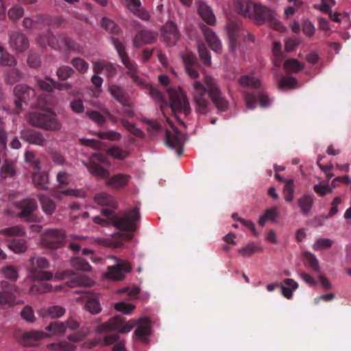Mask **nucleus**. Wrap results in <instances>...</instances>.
Instances as JSON below:
<instances>
[{"label":"nucleus","instance_id":"f257e3e1","mask_svg":"<svg viewBox=\"0 0 351 351\" xmlns=\"http://www.w3.org/2000/svg\"><path fill=\"white\" fill-rule=\"evenodd\" d=\"M189 90L197 113L205 114L210 111V104L206 98V93L219 110L225 111L228 108V102L223 97L217 81L212 76L205 75L202 81L192 82Z\"/></svg>","mask_w":351,"mask_h":351},{"label":"nucleus","instance_id":"f03ea898","mask_svg":"<svg viewBox=\"0 0 351 351\" xmlns=\"http://www.w3.org/2000/svg\"><path fill=\"white\" fill-rule=\"evenodd\" d=\"M104 219L100 217L93 218V221L102 226L112 224L121 230L132 232L137 229V221L140 219L138 208H134L116 214L112 209L103 208L101 211Z\"/></svg>","mask_w":351,"mask_h":351},{"label":"nucleus","instance_id":"7ed1b4c3","mask_svg":"<svg viewBox=\"0 0 351 351\" xmlns=\"http://www.w3.org/2000/svg\"><path fill=\"white\" fill-rule=\"evenodd\" d=\"M112 43L119 53V56L128 69L127 74L130 77L133 82L138 86L146 88L149 95L155 100L160 101L162 100L161 93L156 88L148 83L146 80L141 79L137 75V66L136 64L131 61L125 51L124 45L114 38H112Z\"/></svg>","mask_w":351,"mask_h":351},{"label":"nucleus","instance_id":"20e7f679","mask_svg":"<svg viewBox=\"0 0 351 351\" xmlns=\"http://www.w3.org/2000/svg\"><path fill=\"white\" fill-rule=\"evenodd\" d=\"M26 119L30 125L46 130H60L62 127L61 123L56 118L55 114L48 110L28 113Z\"/></svg>","mask_w":351,"mask_h":351},{"label":"nucleus","instance_id":"39448f33","mask_svg":"<svg viewBox=\"0 0 351 351\" xmlns=\"http://www.w3.org/2000/svg\"><path fill=\"white\" fill-rule=\"evenodd\" d=\"M82 163L88 169L89 173L97 178L105 179L110 175V171L101 167V165L110 166V161L104 154H93L90 156L88 161H82Z\"/></svg>","mask_w":351,"mask_h":351},{"label":"nucleus","instance_id":"423d86ee","mask_svg":"<svg viewBox=\"0 0 351 351\" xmlns=\"http://www.w3.org/2000/svg\"><path fill=\"white\" fill-rule=\"evenodd\" d=\"M167 92L172 111L188 115L191 112V108L186 91L182 88L178 87L169 88Z\"/></svg>","mask_w":351,"mask_h":351},{"label":"nucleus","instance_id":"0eeeda50","mask_svg":"<svg viewBox=\"0 0 351 351\" xmlns=\"http://www.w3.org/2000/svg\"><path fill=\"white\" fill-rule=\"evenodd\" d=\"M252 19L258 23L267 22L274 29L280 32L285 30V27L278 20L276 12L261 4H256Z\"/></svg>","mask_w":351,"mask_h":351},{"label":"nucleus","instance_id":"6e6552de","mask_svg":"<svg viewBox=\"0 0 351 351\" xmlns=\"http://www.w3.org/2000/svg\"><path fill=\"white\" fill-rule=\"evenodd\" d=\"M37 43L43 48L50 47L58 50L73 47V41L70 38L61 36H55L50 32L40 35L37 38Z\"/></svg>","mask_w":351,"mask_h":351},{"label":"nucleus","instance_id":"1a4fd4ad","mask_svg":"<svg viewBox=\"0 0 351 351\" xmlns=\"http://www.w3.org/2000/svg\"><path fill=\"white\" fill-rule=\"evenodd\" d=\"M65 240V232L60 229H49L43 234L41 243L49 248L55 249L62 246Z\"/></svg>","mask_w":351,"mask_h":351},{"label":"nucleus","instance_id":"9d476101","mask_svg":"<svg viewBox=\"0 0 351 351\" xmlns=\"http://www.w3.org/2000/svg\"><path fill=\"white\" fill-rule=\"evenodd\" d=\"M14 93L16 97L15 104L19 110L21 109L22 102L26 103L36 95L34 89L24 84L16 85L14 88Z\"/></svg>","mask_w":351,"mask_h":351},{"label":"nucleus","instance_id":"9b49d317","mask_svg":"<svg viewBox=\"0 0 351 351\" xmlns=\"http://www.w3.org/2000/svg\"><path fill=\"white\" fill-rule=\"evenodd\" d=\"M161 34L163 41L168 45H174L180 38L177 25L171 21L162 27Z\"/></svg>","mask_w":351,"mask_h":351},{"label":"nucleus","instance_id":"f8f14e48","mask_svg":"<svg viewBox=\"0 0 351 351\" xmlns=\"http://www.w3.org/2000/svg\"><path fill=\"white\" fill-rule=\"evenodd\" d=\"M131 270V266L128 262L121 260L115 265L110 266L108 269L106 277L112 280H121L125 274Z\"/></svg>","mask_w":351,"mask_h":351},{"label":"nucleus","instance_id":"ddd939ff","mask_svg":"<svg viewBox=\"0 0 351 351\" xmlns=\"http://www.w3.org/2000/svg\"><path fill=\"white\" fill-rule=\"evenodd\" d=\"M19 293V287L16 285H11L9 290L0 291V306L10 308L18 304L16 295Z\"/></svg>","mask_w":351,"mask_h":351},{"label":"nucleus","instance_id":"4468645a","mask_svg":"<svg viewBox=\"0 0 351 351\" xmlns=\"http://www.w3.org/2000/svg\"><path fill=\"white\" fill-rule=\"evenodd\" d=\"M9 45L12 49L17 53L26 51L29 46L28 39L23 34L19 32L10 34Z\"/></svg>","mask_w":351,"mask_h":351},{"label":"nucleus","instance_id":"2eb2a0df","mask_svg":"<svg viewBox=\"0 0 351 351\" xmlns=\"http://www.w3.org/2000/svg\"><path fill=\"white\" fill-rule=\"evenodd\" d=\"M150 321L147 317L138 320L137 327L134 331V337L145 343L149 342V336L151 335Z\"/></svg>","mask_w":351,"mask_h":351},{"label":"nucleus","instance_id":"dca6fc26","mask_svg":"<svg viewBox=\"0 0 351 351\" xmlns=\"http://www.w3.org/2000/svg\"><path fill=\"white\" fill-rule=\"evenodd\" d=\"M76 301L85 302V308L91 314H98L101 311L98 296L96 294L85 293L81 297L77 298Z\"/></svg>","mask_w":351,"mask_h":351},{"label":"nucleus","instance_id":"f3484780","mask_svg":"<svg viewBox=\"0 0 351 351\" xmlns=\"http://www.w3.org/2000/svg\"><path fill=\"white\" fill-rule=\"evenodd\" d=\"M167 121L169 124L171 130L167 129L166 130V143L170 147H176L179 146L184 140L185 136L183 134L178 132L172 123L167 119Z\"/></svg>","mask_w":351,"mask_h":351},{"label":"nucleus","instance_id":"a211bd4d","mask_svg":"<svg viewBox=\"0 0 351 351\" xmlns=\"http://www.w3.org/2000/svg\"><path fill=\"white\" fill-rule=\"evenodd\" d=\"M157 36L158 34L156 32L141 30L135 35L133 43L136 47H140L144 45L154 43L156 40Z\"/></svg>","mask_w":351,"mask_h":351},{"label":"nucleus","instance_id":"6ab92c4d","mask_svg":"<svg viewBox=\"0 0 351 351\" xmlns=\"http://www.w3.org/2000/svg\"><path fill=\"white\" fill-rule=\"evenodd\" d=\"M21 138L31 143L38 146H44L46 143V139L43 134L36 130H24L21 133Z\"/></svg>","mask_w":351,"mask_h":351},{"label":"nucleus","instance_id":"aec40b11","mask_svg":"<svg viewBox=\"0 0 351 351\" xmlns=\"http://www.w3.org/2000/svg\"><path fill=\"white\" fill-rule=\"evenodd\" d=\"M66 313V309L62 306L54 305L43 308L38 311V315L43 318L58 319Z\"/></svg>","mask_w":351,"mask_h":351},{"label":"nucleus","instance_id":"412c9836","mask_svg":"<svg viewBox=\"0 0 351 351\" xmlns=\"http://www.w3.org/2000/svg\"><path fill=\"white\" fill-rule=\"evenodd\" d=\"M130 176L125 173H117L110 177L106 181V185L114 190H119L126 186L130 181Z\"/></svg>","mask_w":351,"mask_h":351},{"label":"nucleus","instance_id":"4be33fe9","mask_svg":"<svg viewBox=\"0 0 351 351\" xmlns=\"http://www.w3.org/2000/svg\"><path fill=\"white\" fill-rule=\"evenodd\" d=\"M197 12L202 19L208 24L213 25L215 23V16L210 9L204 1L198 0L196 2Z\"/></svg>","mask_w":351,"mask_h":351},{"label":"nucleus","instance_id":"5701e85b","mask_svg":"<svg viewBox=\"0 0 351 351\" xmlns=\"http://www.w3.org/2000/svg\"><path fill=\"white\" fill-rule=\"evenodd\" d=\"M256 4L249 0H238L235 2V9L245 17L252 18L254 14Z\"/></svg>","mask_w":351,"mask_h":351},{"label":"nucleus","instance_id":"b1692460","mask_svg":"<svg viewBox=\"0 0 351 351\" xmlns=\"http://www.w3.org/2000/svg\"><path fill=\"white\" fill-rule=\"evenodd\" d=\"M93 71L95 73L104 72L108 77H113L117 73L116 66L105 60H99L94 62Z\"/></svg>","mask_w":351,"mask_h":351},{"label":"nucleus","instance_id":"393cba45","mask_svg":"<svg viewBox=\"0 0 351 351\" xmlns=\"http://www.w3.org/2000/svg\"><path fill=\"white\" fill-rule=\"evenodd\" d=\"M54 278L56 280L70 279L71 280V286L83 285L84 284L81 276L70 270L57 271Z\"/></svg>","mask_w":351,"mask_h":351},{"label":"nucleus","instance_id":"a878e982","mask_svg":"<svg viewBox=\"0 0 351 351\" xmlns=\"http://www.w3.org/2000/svg\"><path fill=\"white\" fill-rule=\"evenodd\" d=\"M15 205L21 210L19 216L23 218L30 217L37 208L36 203L34 199H25L15 203Z\"/></svg>","mask_w":351,"mask_h":351},{"label":"nucleus","instance_id":"bb28decb","mask_svg":"<svg viewBox=\"0 0 351 351\" xmlns=\"http://www.w3.org/2000/svg\"><path fill=\"white\" fill-rule=\"evenodd\" d=\"M123 318L121 316H116L108 322L104 323L101 326H99L97 329L96 332L101 333L110 330H116L118 331L119 328L121 324Z\"/></svg>","mask_w":351,"mask_h":351},{"label":"nucleus","instance_id":"cd10ccee","mask_svg":"<svg viewBox=\"0 0 351 351\" xmlns=\"http://www.w3.org/2000/svg\"><path fill=\"white\" fill-rule=\"evenodd\" d=\"M128 7L132 13L143 20L149 19V14L142 7L140 0H128Z\"/></svg>","mask_w":351,"mask_h":351},{"label":"nucleus","instance_id":"c85d7f7f","mask_svg":"<svg viewBox=\"0 0 351 351\" xmlns=\"http://www.w3.org/2000/svg\"><path fill=\"white\" fill-rule=\"evenodd\" d=\"M280 287L282 295L287 299H291L293 297V291L298 288L299 285L292 278H286Z\"/></svg>","mask_w":351,"mask_h":351},{"label":"nucleus","instance_id":"c756f323","mask_svg":"<svg viewBox=\"0 0 351 351\" xmlns=\"http://www.w3.org/2000/svg\"><path fill=\"white\" fill-rule=\"evenodd\" d=\"M204 36L210 48L215 52L219 53L221 51V43L215 33L208 27H206Z\"/></svg>","mask_w":351,"mask_h":351},{"label":"nucleus","instance_id":"7c9ffc66","mask_svg":"<svg viewBox=\"0 0 351 351\" xmlns=\"http://www.w3.org/2000/svg\"><path fill=\"white\" fill-rule=\"evenodd\" d=\"M94 200L95 203L101 206H108L113 209L117 207V203L114 197L106 192H99L96 193L94 197Z\"/></svg>","mask_w":351,"mask_h":351},{"label":"nucleus","instance_id":"2f4dec72","mask_svg":"<svg viewBox=\"0 0 351 351\" xmlns=\"http://www.w3.org/2000/svg\"><path fill=\"white\" fill-rule=\"evenodd\" d=\"M48 337V334L40 330H32L27 332L23 335V339L25 341V346H34V341L43 339Z\"/></svg>","mask_w":351,"mask_h":351},{"label":"nucleus","instance_id":"473e14b6","mask_svg":"<svg viewBox=\"0 0 351 351\" xmlns=\"http://www.w3.org/2000/svg\"><path fill=\"white\" fill-rule=\"evenodd\" d=\"M48 351H75L76 346L68 340H62L46 346Z\"/></svg>","mask_w":351,"mask_h":351},{"label":"nucleus","instance_id":"72a5a7b5","mask_svg":"<svg viewBox=\"0 0 351 351\" xmlns=\"http://www.w3.org/2000/svg\"><path fill=\"white\" fill-rule=\"evenodd\" d=\"M313 195L309 194L304 195L298 199V204L300 208L301 212L304 215H307L310 213L313 207Z\"/></svg>","mask_w":351,"mask_h":351},{"label":"nucleus","instance_id":"f704fd0d","mask_svg":"<svg viewBox=\"0 0 351 351\" xmlns=\"http://www.w3.org/2000/svg\"><path fill=\"white\" fill-rule=\"evenodd\" d=\"M48 181L49 176L45 171H38L32 175V182L38 189H47Z\"/></svg>","mask_w":351,"mask_h":351},{"label":"nucleus","instance_id":"c9c22d12","mask_svg":"<svg viewBox=\"0 0 351 351\" xmlns=\"http://www.w3.org/2000/svg\"><path fill=\"white\" fill-rule=\"evenodd\" d=\"M45 330L49 332V337H60L63 336L66 332L64 326L62 322H53L45 327Z\"/></svg>","mask_w":351,"mask_h":351},{"label":"nucleus","instance_id":"e433bc0d","mask_svg":"<svg viewBox=\"0 0 351 351\" xmlns=\"http://www.w3.org/2000/svg\"><path fill=\"white\" fill-rule=\"evenodd\" d=\"M280 212L277 206H273L267 209L263 215L260 217L258 223L261 226H264L265 222L270 220L273 222H276V219L279 217Z\"/></svg>","mask_w":351,"mask_h":351},{"label":"nucleus","instance_id":"4c0bfd02","mask_svg":"<svg viewBox=\"0 0 351 351\" xmlns=\"http://www.w3.org/2000/svg\"><path fill=\"white\" fill-rule=\"evenodd\" d=\"M61 289V287H56L54 289L51 284L42 283L38 285L32 286L29 293L32 295L45 293L52 291H58Z\"/></svg>","mask_w":351,"mask_h":351},{"label":"nucleus","instance_id":"58836bf2","mask_svg":"<svg viewBox=\"0 0 351 351\" xmlns=\"http://www.w3.org/2000/svg\"><path fill=\"white\" fill-rule=\"evenodd\" d=\"M8 247L16 254L23 253L27 250V244L25 239H13L8 244Z\"/></svg>","mask_w":351,"mask_h":351},{"label":"nucleus","instance_id":"ea45409f","mask_svg":"<svg viewBox=\"0 0 351 351\" xmlns=\"http://www.w3.org/2000/svg\"><path fill=\"white\" fill-rule=\"evenodd\" d=\"M29 274L34 280H50L53 278V273L42 269H36V268L29 269Z\"/></svg>","mask_w":351,"mask_h":351},{"label":"nucleus","instance_id":"a19ab883","mask_svg":"<svg viewBox=\"0 0 351 351\" xmlns=\"http://www.w3.org/2000/svg\"><path fill=\"white\" fill-rule=\"evenodd\" d=\"M1 273L3 277L10 281L15 282L19 278V271L13 265H6L1 268Z\"/></svg>","mask_w":351,"mask_h":351},{"label":"nucleus","instance_id":"79ce46f5","mask_svg":"<svg viewBox=\"0 0 351 351\" xmlns=\"http://www.w3.org/2000/svg\"><path fill=\"white\" fill-rule=\"evenodd\" d=\"M284 69L287 73H298L304 69V64L296 59L287 60L284 63Z\"/></svg>","mask_w":351,"mask_h":351},{"label":"nucleus","instance_id":"37998d69","mask_svg":"<svg viewBox=\"0 0 351 351\" xmlns=\"http://www.w3.org/2000/svg\"><path fill=\"white\" fill-rule=\"evenodd\" d=\"M240 25L234 21H229L226 25V31L230 40V48L234 50L235 48L234 40L235 34L239 29Z\"/></svg>","mask_w":351,"mask_h":351},{"label":"nucleus","instance_id":"c03bdc74","mask_svg":"<svg viewBox=\"0 0 351 351\" xmlns=\"http://www.w3.org/2000/svg\"><path fill=\"white\" fill-rule=\"evenodd\" d=\"M106 152L110 156L117 160H123L129 155V152L128 151L124 150L118 146H111L107 149Z\"/></svg>","mask_w":351,"mask_h":351},{"label":"nucleus","instance_id":"a18cd8bd","mask_svg":"<svg viewBox=\"0 0 351 351\" xmlns=\"http://www.w3.org/2000/svg\"><path fill=\"white\" fill-rule=\"evenodd\" d=\"M23 77V73L18 69H11L8 71L5 75V81L8 84H14Z\"/></svg>","mask_w":351,"mask_h":351},{"label":"nucleus","instance_id":"49530a36","mask_svg":"<svg viewBox=\"0 0 351 351\" xmlns=\"http://www.w3.org/2000/svg\"><path fill=\"white\" fill-rule=\"evenodd\" d=\"M239 82L241 86L258 88L261 86V82L258 79L250 75H244L239 78Z\"/></svg>","mask_w":351,"mask_h":351},{"label":"nucleus","instance_id":"de8ad7c7","mask_svg":"<svg viewBox=\"0 0 351 351\" xmlns=\"http://www.w3.org/2000/svg\"><path fill=\"white\" fill-rule=\"evenodd\" d=\"M43 210L47 215H51L56 210V206L53 200L47 197L40 195L39 197Z\"/></svg>","mask_w":351,"mask_h":351},{"label":"nucleus","instance_id":"09e8293b","mask_svg":"<svg viewBox=\"0 0 351 351\" xmlns=\"http://www.w3.org/2000/svg\"><path fill=\"white\" fill-rule=\"evenodd\" d=\"M70 263L73 268L83 271H90L92 268L88 263L79 257L71 258Z\"/></svg>","mask_w":351,"mask_h":351},{"label":"nucleus","instance_id":"8fccbe9b","mask_svg":"<svg viewBox=\"0 0 351 351\" xmlns=\"http://www.w3.org/2000/svg\"><path fill=\"white\" fill-rule=\"evenodd\" d=\"M31 267L29 268H36V269H43L48 268L49 262L47 258L41 256L32 257L29 260Z\"/></svg>","mask_w":351,"mask_h":351},{"label":"nucleus","instance_id":"3c124183","mask_svg":"<svg viewBox=\"0 0 351 351\" xmlns=\"http://www.w3.org/2000/svg\"><path fill=\"white\" fill-rule=\"evenodd\" d=\"M25 234V231L23 228L19 226L6 228L0 230V234L5 235L6 237H20Z\"/></svg>","mask_w":351,"mask_h":351},{"label":"nucleus","instance_id":"603ef678","mask_svg":"<svg viewBox=\"0 0 351 351\" xmlns=\"http://www.w3.org/2000/svg\"><path fill=\"white\" fill-rule=\"evenodd\" d=\"M64 195L84 197L86 196V192L83 189H69L58 193L56 195V197L61 199Z\"/></svg>","mask_w":351,"mask_h":351},{"label":"nucleus","instance_id":"864d4df0","mask_svg":"<svg viewBox=\"0 0 351 351\" xmlns=\"http://www.w3.org/2000/svg\"><path fill=\"white\" fill-rule=\"evenodd\" d=\"M258 250L259 247L258 244L254 242H251L245 247L239 249L238 252L243 256H250Z\"/></svg>","mask_w":351,"mask_h":351},{"label":"nucleus","instance_id":"5fc2aeb1","mask_svg":"<svg viewBox=\"0 0 351 351\" xmlns=\"http://www.w3.org/2000/svg\"><path fill=\"white\" fill-rule=\"evenodd\" d=\"M294 194V184L293 180H287L285 182V186L283 190V195L285 201L290 202L293 199Z\"/></svg>","mask_w":351,"mask_h":351},{"label":"nucleus","instance_id":"6e6d98bb","mask_svg":"<svg viewBox=\"0 0 351 351\" xmlns=\"http://www.w3.org/2000/svg\"><path fill=\"white\" fill-rule=\"evenodd\" d=\"M335 0H321L319 4L314 5V8L323 13H330L332 8L335 6Z\"/></svg>","mask_w":351,"mask_h":351},{"label":"nucleus","instance_id":"4d7b16f0","mask_svg":"<svg viewBox=\"0 0 351 351\" xmlns=\"http://www.w3.org/2000/svg\"><path fill=\"white\" fill-rule=\"evenodd\" d=\"M17 61L15 57L10 53H3L0 56V66H15Z\"/></svg>","mask_w":351,"mask_h":351},{"label":"nucleus","instance_id":"13d9d810","mask_svg":"<svg viewBox=\"0 0 351 351\" xmlns=\"http://www.w3.org/2000/svg\"><path fill=\"white\" fill-rule=\"evenodd\" d=\"M95 134L101 139L109 141H119L121 138V134L116 131L110 130L106 132H99Z\"/></svg>","mask_w":351,"mask_h":351},{"label":"nucleus","instance_id":"bf43d9fd","mask_svg":"<svg viewBox=\"0 0 351 351\" xmlns=\"http://www.w3.org/2000/svg\"><path fill=\"white\" fill-rule=\"evenodd\" d=\"M0 173L3 178L13 177L16 174L15 165L13 163H5L1 168Z\"/></svg>","mask_w":351,"mask_h":351},{"label":"nucleus","instance_id":"052dcab7","mask_svg":"<svg viewBox=\"0 0 351 351\" xmlns=\"http://www.w3.org/2000/svg\"><path fill=\"white\" fill-rule=\"evenodd\" d=\"M306 264L314 271H320L319 262L315 256L310 252H307L304 256Z\"/></svg>","mask_w":351,"mask_h":351},{"label":"nucleus","instance_id":"680f3d73","mask_svg":"<svg viewBox=\"0 0 351 351\" xmlns=\"http://www.w3.org/2000/svg\"><path fill=\"white\" fill-rule=\"evenodd\" d=\"M332 243L330 239H319L313 244V249L316 251L326 250L332 246Z\"/></svg>","mask_w":351,"mask_h":351},{"label":"nucleus","instance_id":"e2e57ef3","mask_svg":"<svg viewBox=\"0 0 351 351\" xmlns=\"http://www.w3.org/2000/svg\"><path fill=\"white\" fill-rule=\"evenodd\" d=\"M114 308L124 314H130L135 308V306L123 302L114 304Z\"/></svg>","mask_w":351,"mask_h":351},{"label":"nucleus","instance_id":"0e129e2a","mask_svg":"<svg viewBox=\"0 0 351 351\" xmlns=\"http://www.w3.org/2000/svg\"><path fill=\"white\" fill-rule=\"evenodd\" d=\"M72 64L80 73L86 72L89 68L88 62L80 58L73 59Z\"/></svg>","mask_w":351,"mask_h":351},{"label":"nucleus","instance_id":"69168bd1","mask_svg":"<svg viewBox=\"0 0 351 351\" xmlns=\"http://www.w3.org/2000/svg\"><path fill=\"white\" fill-rule=\"evenodd\" d=\"M297 81L293 77H283L279 81V87L281 88H294L296 86Z\"/></svg>","mask_w":351,"mask_h":351},{"label":"nucleus","instance_id":"338daca9","mask_svg":"<svg viewBox=\"0 0 351 351\" xmlns=\"http://www.w3.org/2000/svg\"><path fill=\"white\" fill-rule=\"evenodd\" d=\"M101 24L103 27L111 33H118L119 32V28L117 25L110 19L103 18Z\"/></svg>","mask_w":351,"mask_h":351},{"label":"nucleus","instance_id":"774afa93","mask_svg":"<svg viewBox=\"0 0 351 351\" xmlns=\"http://www.w3.org/2000/svg\"><path fill=\"white\" fill-rule=\"evenodd\" d=\"M24 14V10L20 6H14L8 11V16L12 20H18Z\"/></svg>","mask_w":351,"mask_h":351}]
</instances>
